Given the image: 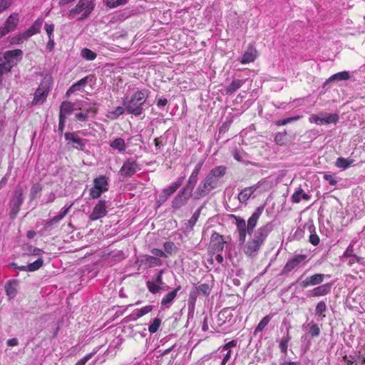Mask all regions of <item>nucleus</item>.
<instances>
[{"label": "nucleus", "instance_id": "nucleus-27", "mask_svg": "<svg viewBox=\"0 0 365 365\" xmlns=\"http://www.w3.org/2000/svg\"><path fill=\"white\" fill-rule=\"evenodd\" d=\"M68 142L66 143V147L68 150L72 148H76L79 150H83L84 149V143L82 142L81 138H66Z\"/></svg>", "mask_w": 365, "mask_h": 365}, {"label": "nucleus", "instance_id": "nucleus-29", "mask_svg": "<svg viewBox=\"0 0 365 365\" xmlns=\"http://www.w3.org/2000/svg\"><path fill=\"white\" fill-rule=\"evenodd\" d=\"M302 199L309 200L310 199V196L305 193L302 188H299L293 193L291 197V200L293 203H299L301 202Z\"/></svg>", "mask_w": 365, "mask_h": 365}, {"label": "nucleus", "instance_id": "nucleus-36", "mask_svg": "<svg viewBox=\"0 0 365 365\" xmlns=\"http://www.w3.org/2000/svg\"><path fill=\"white\" fill-rule=\"evenodd\" d=\"M110 145L113 149H116L118 151H124L125 150V144L123 138H115V140L110 143Z\"/></svg>", "mask_w": 365, "mask_h": 365}, {"label": "nucleus", "instance_id": "nucleus-12", "mask_svg": "<svg viewBox=\"0 0 365 365\" xmlns=\"http://www.w3.org/2000/svg\"><path fill=\"white\" fill-rule=\"evenodd\" d=\"M76 106L77 109L95 115L97 113L98 108L96 103H89L87 101H77L76 102Z\"/></svg>", "mask_w": 365, "mask_h": 365}, {"label": "nucleus", "instance_id": "nucleus-18", "mask_svg": "<svg viewBox=\"0 0 365 365\" xmlns=\"http://www.w3.org/2000/svg\"><path fill=\"white\" fill-rule=\"evenodd\" d=\"M19 21V14L13 13L6 19L4 27L9 33L12 32L17 28Z\"/></svg>", "mask_w": 365, "mask_h": 365}, {"label": "nucleus", "instance_id": "nucleus-58", "mask_svg": "<svg viewBox=\"0 0 365 365\" xmlns=\"http://www.w3.org/2000/svg\"><path fill=\"white\" fill-rule=\"evenodd\" d=\"M13 3V0H0V14L9 9Z\"/></svg>", "mask_w": 365, "mask_h": 365}, {"label": "nucleus", "instance_id": "nucleus-7", "mask_svg": "<svg viewBox=\"0 0 365 365\" xmlns=\"http://www.w3.org/2000/svg\"><path fill=\"white\" fill-rule=\"evenodd\" d=\"M76 106V103H73L69 101H63L62 102L60 107V113H59V130L61 131L63 130V128L64 126L66 118L72 113V112L77 109Z\"/></svg>", "mask_w": 365, "mask_h": 365}, {"label": "nucleus", "instance_id": "nucleus-63", "mask_svg": "<svg viewBox=\"0 0 365 365\" xmlns=\"http://www.w3.org/2000/svg\"><path fill=\"white\" fill-rule=\"evenodd\" d=\"M45 30L48 35V38H53V32L54 31V25L53 24H45Z\"/></svg>", "mask_w": 365, "mask_h": 365}, {"label": "nucleus", "instance_id": "nucleus-46", "mask_svg": "<svg viewBox=\"0 0 365 365\" xmlns=\"http://www.w3.org/2000/svg\"><path fill=\"white\" fill-rule=\"evenodd\" d=\"M161 319L160 318H155L153 319V322L148 327V331L150 334H154L158 331L160 325H161Z\"/></svg>", "mask_w": 365, "mask_h": 365}, {"label": "nucleus", "instance_id": "nucleus-13", "mask_svg": "<svg viewBox=\"0 0 365 365\" xmlns=\"http://www.w3.org/2000/svg\"><path fill=\"white\" fill-rule=\"evenodd\" d=\"M263 210L264 206L258 207L248 219L247 225L250 232L253 233L254 229L257 226V222L261 217Z\"/></svg>", "mask_w": 365, "mask_h": 365}, {"label": "nucleus", "instance_id": "nucleus-15", "mask_svg": "<svg viewBox=\"0 0 365 365\" xmlns=\"http://www.w3.org/2000/svg\"><path fill=\"white\" fill-rule=\"evenodd\" d=\"M138 168V164L133 161H125L120 170V173L124 177H130L134 175Z\"/></svg>", "mask_w": 365, "mask_h": 365}, {"label": "nucleus", "instance_id": "nucleus-10", "mask_svg": "<svg viewBox=\"0 0 365 365\" xmlns=\"http://www.w3.org/2000/svg\"><path fill=\"white\" fill-rule=\"evenodd\" d=\"M106 208V201L103 200H99L89 215L90 220L95 221L106 216L108 212Z\"/></svg>", "mask_w": 365, "mask_h": 365}, {"label": "nucleus", "instance_id": "nucleus-11", "mask_svg": "<svg viewBox=\"0 0 365 365\" xmlns=\"http://www.w3.org/2000/svg\"><path fill=\"white\" fill-rule=\"evenodd\" d=\"M186 190L190 191V188H185V186L182 190H180V192L175 197L172 202V206L173 208L180 209L187 203L189 197L185 195Z\"/></svg>", "mask_w": 365, "mask_h": 365}, {"label": "nucleus", "instance_id": "nucleus-33", "mask_svg": "<svg viewBox=\"0 0 365 365\" xmlns=\"http://www.w3.org/2000/svg\"><path fill=\"white\" fill-rule=\"evenodd\" d=\"M125 109V108H124L122 106H118L114 110L108 111L106 116L110 120H115L124 113Z\"/></svg>", "mask_w": 365, "mask_h": 365}, {"label": "nucleus", "instance_id": "nucleus-60", "mask_svg": "<svg viewBox=\"0 0 365 365\" xmlns=\"http://www.w3.org/2000/svg\"><path fill=\"white\" fill-rule=\"evenodd\" d=\"M150 252L152 255H153V256H155L156 257H165V258H167L168 257V255L165 254V252H164V251L160 250V249H158V248H153L150 250Z\"/></svg>", "mask_w": 365, "mask_h": 365}, {"label": "nucleus", "instance_id": "nucleus-4", "mask_svg": "<svg viewBox=\"0 0 365 365\" xmlns=\"http://www.w3.org/2000/svg\"><path fill=\"white\" fill-rule=\"evenodd\" d=\"M94 9V3L91 0H79L75 7L72 8L68 14L70 19H74L77 15L82 13L78 20H83L87 18Z\"/></svg>", "mask_w": 365, "mask_h": 365}, {"label": "nucleus", "instance_id": "nucleus-32", "mask_svg": "<svg viewBox=\"0 0 365 365\" xmlns=\"http://www.w3.org/2000/svg\"><path fill=\"white\" fill-rule=\"evenodd\" d=\"M272 319L271 315H266L264 317L259 323L257 324L256 328L255 329L254 334H257L263 331V329L266 327V326L269 323Z\"/></svg>", "mask_w": 365, "mask_h": 365}, {"label": "nucleus", "instance_id": "nucleus-41", "mask_svg": "<svg viewBox=\"0 0 365 365\" xmlns=\"http://www.w3.org/2000/svg\"><path fill=\"white\" fill-rule=\"evenodd\" d=\"M327 311V305L324 301H320L317 304L315 309V313L317 315H319L322 317V319L324 318L326 316L324 312Z\"/></svg>", "mask_w": 365, "mask_h": 365}, {"label": "nucleus", "instance_id": "nucleus-39", "mask_svg": "<svg viewBox=\"0 0 365 365\" xmlns=\"http://www.w3.org/2000/svg\"><path fill=\"white\" fill-rule=\"evenodd\" d=\"M164 252L168 255H172L175 253L178 248L173 242H165L163 244Z\"/></svg>", "mask_w": 365, "mask_h": 365}, {"label": "nucleus", "instance_id": "nucleus-51", "mask_svg": "<svg viewBox=\"0 0 365 365\" xmlns=\"http://www.w3.org/2000/svg\"><path fill=\"white\" fill-rule=\"evenodd\" d=\"M197 289L205 296H208L211 292V287L207 283L200 284Z\"/></svg>", "mask_w": 365, "mask_h": 365}, {"label": "nucleus", "instance_id": "nucleus-2", "mask_svg": "<svg viewBox=\"0 0 365 365\" xmlns=\"http://www.w3.org/2000/svg\"><path fill=\"white\" fill-rule=\"evenodd\" d=\"M148 91L143 89L135 92L128 101H124L123 105L129 114L138 116L143 112V105L148 97Z\"/></svg>", "mask_w": 365, "mask_h": 365}, {"label": "nucleus", "instance_id": "nucleus-21", "mask_svg": "<svg viewBox=\"0 0 365 365\" xmlns=\"http://www.w3.org/2000/svg\"><path fill=\"white\" fill-rule=\"evenodd\" d=\"M142 263L145 265L146 268H151L153 267H160L163 264V261L155 256L145 255L143 256Z\"/></svg>", "mask_w": 365, "mask_h": 365}, {"label": "nucleus", "instance_id": "nucleus-57", "mask_svg": "<svg viewBox=\"0 0 365 365\" xmlns=\"http://www.w3.org/2000/svg\"><path fill=\"white\" fill-rule=\"evenodd\" d=\"M73 205V203H71L68 207L62 208L60 213L58 215L55 216V217L56 218V220H58V222H60L68 214V212H69L70 209L72 207Z\"/></svg>", "mask_w": 365, "mask_h": 365}, {"label": "nucleus", "instance_id": "nucleus-38", "mask_svg": "<svg viewBox=\"0 0 365 365\" xmlns=\"http://www.w3.org/2000/svg\"><path fill=\"white\" fill-rule=\"evenodd\" d=\"M41 190L42 186L40 183H34V185H32L30 191V200H33L35 198H36V197L41 192Z\"/></svg>", "mask_w": 365, "mask_h": 365}, {"label": "nucleus", "instance_id": "nucleus-48", "mask_svg": "<svg viewBox=\"0 0 365 365\" xmlns=\"http://www.w3.org/2000/svg\"><path fill=\"white\" fill-rule=\"evenodd\" d=\"M43 261L41 258H39L37 260H36L35 262L29 264L27 265L29 272H34V271L38 270L43 266Z\"/></svg>", "mask_w": 365, "mask_h": 365}, {"label": "nucleus", "instance_id": "nucleus-34", "mask_svg": "<svg viewBox=\"0 0 365 365\" xmlns=\"http://www.w3.org/2000/svg\"><path fill=\"white\" fill-rule=\"evenodd\" d=\"M230 216L231 217H233L235 220L237 231L245 230L246 229H248L246 222L242 217L240 216H236L235 215H231Z\"/></svg>", "mask_w": 365, "mask_h": 365}, {"label": "nucleus", "instance_id": "nucleus-25", "mask_svg": "<svg viewBox=\"0 0 365 365\" xmlns=\"http://www.w3.org/2000/svg\"><path fill=\"white\" fill-rule=\"evenodd\" d=\"M93 185L97 187L103 192L108 190V178L105 175H100L93 180Z\"/></svg>", "mask_w": 365, "mask_h": 365}, {"label": "nucleus", "instance_id": "nucleus-35", "mask_svg": "<svg viewBox=\"0 0 365 365\" xmlns=\"http://www.w3.org/2000/svg\"><path fill=\"white\" fill-rule=\"evenodd\" d=\"M81 56L87 61H93L97 54L89 48H84L81 51Z\"/></svg>", "mask_w": 365, "mask_h": 365}, {"label": "nucleus", "instance_id": "nucleus-42", "mask_svg": "<svg viewBox=\"0 0 365 365\" xmlns=\"http://www.w3.org/2000/svg\"><path fill=\"white\" fill-rule=\"evenodd\" d=\"M309 334L312 337H317L320 334V328L317 324L311 322L308 324Z\"/></svg>", "mask_w": 365, "mask_h": 365}, {"label": "nucleus", "instance_id": "nucleus-56", "mask_svg": "<svg viewBox=\"0 0 365 365\" xmlns=\"http://www.w3.org/2000/svg\"><path fill=\"white\" fill-rule=\"evenodd\" d=\"M200 215V209H198L193 213L191 218L188 220V225H190V227H192L196 224V222H197V220L199 219Z\"/></svg>", "mask_w": 365, "mask_h": 365}, {"label": "nucleus", "instance_id": "nucleus-61", "mask_svg": "<svg viewBox=\"0 0 365 365\" xmlns=\"http://www.w3.org/2000/svg\"><path fill=\"white\" fill-rule=\"evenodd\" d=\"M6 292L9 297L13 298L16 296L17 291H16V288L14 287L11 283H9L6 287Z\"/></svg>", "mask_w": 365, "mask_h": 365}, {"label": "nucleus", "instance_id": "nucleus-31", "mask_svg": "<svg viewBox=\"0 0 365 365\" xmlns=\"http://www.w3.org/2000/svg\"><path fill=\"white\" fill-rule=\"evenodd\" d=\"M243 84V81L239 79H235L228 85L226 88L227 94L231 95L238 90Z\"/></svg>", "mask_w": 365, "mask_h": 365}, {"label": "nucleus", "instance_id": "nucleus-53", "mask_svg": "<svg viewBox=\"0 0 365 365\" xmlns=\"http://www.w3.org/2000/svg\"><path fill=\"white\" fill-rule=\"evenodd\" d=\"M13 66L6 63V61L4 63H0V77L4 74L10 72L11 71Z\"/></svg>", "mask_w": 365, "mask_h": 365}, {"label": "nucleus", "instance_id": "nucleus-43", "mask_svg": "<svg viewBox=\"0 0 365 365\" xmlns=\"http://www.w3.org/2000/svg\"><path fill=\"white\" fill-rule=\"evenodd\" d=\"M152 310H153V306H151V305H147L140 309H136L135 311V314L136 319L142 317L143 316L150 312Z\"/></svg>", "mask_w": 365, "mask_h": 365}, {"label": "nucleus", "instance_id": "nucleus-45", "mask_svg": "<svg viewBox=\"0 0 365 365\" xmlns=\"http://www.w3.org/2000/svg\"><path fill=\"white\" fill-rule=\"evenodd\" d=\"M26 38L23 36V33L9 37L11 45H19L24 43Z\"/></svg>", "mask_w": 365, "mask_h": 365}, {"label": "nucleus", "instance_id": "nucleus-47", "mask_svg": "<svg viewBox=\"0 0 365 365\" xmlns=\"http://www.w3.org/2000/svg\"><path fill=\"white\" fill-rule=\"evenodd\" d=\"M252 193L247 187L243 189L238 195V200L240 202H245L251 197Z\"/></svg>", "mask_w": 365, "mask_h": 365}, {"label": "nucleus", "instance_id": "nucleus-40", "mask_svg": "<svg viewBox=\"0 0 365 365\" xmlns=\"http://www.w3.org/2000/svg\"><path fill=\"white\" fill-rule=\"evenodd\" d=\"M226 173V168L225 166H217L212 169L209 173L210 175L217 178V177H222Z\"/></svg>", "mask_w": 365, "mask_h": 365}, {"label": "nucleus", "instance_id": "nucleus-23", "mask_svg": "<svg viewBox=\"0 0 365 365\" xmlns=\"http://www.w3.org/2000/svg\"><path fill=\"white\" fill-rule=\"evenodd\" d=\"M88 77L86 76V77L81 78V80L78 81L76 83H73L67 90L66 95L67 96H69L70 95H71L72 93H73L74 92H76L77 91H83L84 87L88 83Z\"/></svg>", "mask_w": 365, "mask_h": 365}, {"label": "nucleus", "instance_id": "nucleus-49", "mask_svg": "<svg viewBox=\"0 0 365 365\" xmlns=\"http://www.w3.org/2000/svg\"><path fill=\"white\" fill-rule=\"evenodd\" d=\"M237 233L240 244H245L247 235H249L250 237L252 235V232H250L248 229L237 231Z\"/></svg>", "mask_w": 365, "mask_h": 365}, {"label": "nucleus", "instance_id": "nucleus-6", "mask_svg": "<svg viewBox=\"0 0 365 365\" xmlns=\"http://www.w3.org/2000/svg\"><path fill=\"white\" fill-rule=\"evenodd\" d=\"M226 242H227L225 240L223 235L214 232L210 237L208 250L213 255L216 252H222Z\"/></svg>", "mask_w": 365, "mask_h": 365}, {"label": "nucleus", "instance_id": "nucleus-20", "mask_svg": "<svg viewBox=\"0 0 365 365\" xmlns=\"http://www.w3.org/2000/svg\"><path fill=\"white\" fill-rule=\"evenodd\" d=\"M236 346L237 341L235 340H232L220 348L221 352L226 351V353L223 355L221 365H226V364L229 361L232 354L231 348L235 347Z\"/></svg>", "mask_w": 365, "mask_h": 365}, {"label": "nucleus", "instance_id": "nucleus-30", "mask_svg": "<svg viewBox=\"0 0 365 365\" xmlns=\"http://www.w3.org/2000/svg\"><path fill=\"white\" fill-rule=\"evenodd\" d=\"M23 51L21 49H14L6 51L4 53V59L9 64L13 62V58L18 56H21Z\"/></svg>", "mask_w": 365, "mask_h": 365}, {"label": "nucleus", "instance_id": "nucleus-62", "mask_svg": "<svg viewBox=\"0 0 365 365\" xmlns=\"http://www.w3.org/2000/svg\"><path fill=\"white\" fill-rule=\"evenodd\" d=\"M355 254H354V245L353 242L350 243L348 247L346 248V251L344 253V257H354Z\"/></svg>", "mask_w": 365, "mask_h": 365}, {"label": "nucleus", "instance_id": "nucleus-59", "mask_svg": "<svg viewBox=\"0 0 365 365\" xmlns=\"http://www.w3.org/2000/svg\"><path fill=\"white\" fill-rule=\"evenodd\" d=\"M342 361L346 364V365H353L355 362H356V359H355V356L352 355H344L342 356Z\"/></svg>", "mask_w": 365, "mask_h": 365}, {"label": "nucleus", "instance_id": "nucleus-19", "mask_svg": "<svg viewBox=\"0 0 365 365\" xmlns=\"http://www.w3.org/2000/svg\"><path fill=\"white\" fill-rule=\"evenodd\" d=\"M257 57V51L252 46H249L247 51L243 54L240 62L242 64L250 63L254 62Z\"/></svg>", "mask_w": 365, "mask_h": 365}, {"label": "nucleus", "instance_id": "nucleus-9", "mask_svg": "<svg viewBox=\"0 0 365 365\" xmlns=\"http://www.w3.org/2000/svg\"><path fill=\"white\" fill-rule=\"evenodd\" d=\"M307 258V255H295L288 259L283 267V273H289L298 267L301 263L304 262Z\"/></svg>", "mask_w": 365, "mask_h": 365}, {"label": "nucleus", "instance_id": "nucleus-24", "mask_svg": "<svg viewBox=\"0 0 365 365\" xmlns=\"http://www.w3.org/2000/svg\"><path fill=\"white\" fill-rule=\"evenodd\" d=\"M184 178H179L176 182L172 183L168 187L165 188L163 190V193L165 195V198L168 197L171 195H173L182 185L183 182Z\"/></svg>", "mask_w": 365, "mask_h": 365}, {"label": "nucleus", "instance_id": "nucleus-54", "mask_svg": "<svg viewBox=\"0 0 365 365\" xmlns=\"http://www.w3.org/2000/svg\"><path fill=\"white\" fill-rule=\"evenodd\" d=\"M94 116L95 115H91V113L83 110L76 114V118L79 121H86L88 118Z\"/></svg>", "mask_w": 365, "mask_h": 365}, {"label": "nucleus", "instance_id": "nucleus-22", "mask_svg": "<svg viewBox=\"0 0 365 365\" xmlns=\"http://www.w3.org/2000/svg\"><path fill=\"white\" fill-rule=\"evenodd\" d=\"M331 292V285L324 284L314 288L309 294V297H321L328 294Z\"/></svg>", "mask_w": 365, "mask_h": 365}, {"label": "nucleus", "instance_id": "nucleus-8", "mask_svg": "<svg viewBox=\"0 0 365 365\" xmlns=\"http://www.w3.org/2000/svg\"><path fill=\"white\" fill-rule=\"evenodd\" d=\"M217 184V178H215L210 174L204 179V180L200 184L197 192L200 197H203L207 194L210 190L215 188Z\"/></svg>", "mask_w": 365, "mask_h": 365}, {"label": "nucleus", "instance_id": "nucleus-26", "mask_svg": "<svg viewBox=\"0 0 365 365\" xmlns=\"http://www.w3.org/2000/svg\"><path fill=\"white\" fill-rule=\"evenodd\" d=\"M339 120V115L336 113H321V125L336 123Z\"/></svg>", "mask_w": 365, "mask_h": 365}, {"label": "nucleus", "instance_id": "nucleus-64", "mask_svg": "<svg viewBox=\"0 0 365 365\" xmlns=\"http://www.w3.org/2000/svg\"><path fill=\"white\" fill-rule=\"evenodd\" d=\"M93 352L88 354L83 358L80 359L75 365H85L86 363L93 356Z\"/></svg>", "mask_w": 365, "mask_h": 365}, {"label": "nucleus", "instance_id": "nucleus-44", "mask_svg": "<svg viewBox=\"0 0 365 365\" xmlns=\"http://www.w3.org/2000/svg\"><path fill=\"white\" fill-rule=\"evenodd\" d=\"M176 297L175 292H170L167 294H165L162 299L160 304L161 306L167 307V305L171 303L173 299Z\"/></svg>", "mask_w": 365, "mask_h": 365}, {"label": "nucleus", "instance_id": "nucleus-14", "mask_svg": "<svg viewBox=\"0 0 365 365\" xmlns=\"http://www.w3.org/2000/svg\"><path fill=\"white\" fill-rule=\"evenodd\" d=\"M324 279V274H315L310 277H307L303 280L300 285L303 288L308 287L309 286H314L321 284Z\"/></svg>", "mask_w": 365, "mask_h": 365}, {"label": "nucleus", "instance_id": "nucleus-37", "mask_svg": "<svg viewBox=\"0 0 365 365\" xmlns=\"http://www.w3.org/2000/svg\"><path fill=\"white\" fill-rule=\"evenodd\" d=\"M353 163V160H349L346 158H344L342 157L338 158L336 161V166L340 168L346 169L349 168L351 163Z\"/></svg>", "mask_w": 365, "mask_h": 365}, {"label": "nucleus", "instance_id": "nucleus-3", "mask_svg": "<svg viewBox=\"0 0 365 365\" xmlns=\"http://www.w3.org/2000/svg\"><path fill=\"white\" fill-rule=\"evenodd\" d=\"M53 83V80L52 76L46 74L41 81L38 88L34 94L32 104L38 105L43 103L52 88Z\"/></svg>", "mask_w": 365, "mask_h": 365}, {"label": "nucleus", "instance_id": "nucleus-5", "mask_svg": "<svg viewBox=\"0 0 365 365\" xmlns=\"http://www.w3.org/2000/svg\"><path fill=\"white\" fill-rule=\"evenodd\" d=\"M24 202L23 189L18 186L14 191V195L10 200V215L14 218L20 211L21 206Z\"/></svg>", "mask_w": 365, "mask_h": 365}, {"label": "nucleus", "instance_id": "nucleus-16", "mask_svg": "<svg viewBox=\"0 0 365 365\" xmlns=\"http://www.w3.org/2000/svg\"><path fill=\"white\" fill-rule=\"evenodd\" d=\"M203 165V161L199 162L195 167L192 174L190 175L187 184L185 185V188H190V192H191L195 187V183L197 180L198 174L202 168Z\"/></svg>", "mask_w": 365, "mask_h": 365}, {"label": "nucleus", "instance_id": "nucleus-52", "mask_svg": "<svg viewBox=\"0 0 365 365\" xmlns=\"http://www.w3.org/2000/svg\"><path fill=\"white\" fill-rule=\"evenodd\" d=\"M103 192V191L98 189L97 187L94 185L89 190V195L92 199H97L100 197Z\"/></svg>", "mask_w": 365, "mask_h": 365}, {"label": "nucleus", "instance_id": "nucleus-55", "mask_svg": "<svg viewBox=\"0 0 365 365\" xmlns=\"http://www.w3.org/2000/svg\"><path fill=\"white\" fill-rule=\"evenodd\" d=\"M290 340L289 336H287L284 339H282L279 343V349L284 354H286L288 349V343Z\"/></svg>", "mask_w": 365, "mask_h": 365}, {"label": "nucleus", "instance_id": "nucleus-50", "mask_svg": "<svg viewBox=\"0 0 365 365\" xmlns=\"http://www.w3.org/2000/svg\"><path fill=\"white\" fill-rule=\"evenodd\" d=\"M146 287L149 292H151L152 294H156L159 292L160 289V287L159 284L151 281H148L146 282Z\"/></svg>", "mask_w": 365, "mask_h": 365}, {"label": "nucleus", "instance_id": "nucleus-28", "mask_svg": "<svg viewBox=\"0 0 365 365\" xmlns=\"http://www.w3.org/2000/svg\"><path fill=\"white\" fill-rule=\"evenodd\" d=\"M350 78H351V76H350L349 71H341V72L336 73L331 76L326 81V84L329 83L330 82L334 81H346V80H349Z\"/></svg>", "mask_w": 365, "mask_h": 365}, {"label": "nucleus", "instance_id": "nucleus-17", "mask_svg": "<svg viewBox=\"0 0 365 365\" xmlns=\"http://www.w3.org/2000/svg\"><path fill=\"white\" fill-rule=\"evenodd\" d=\"M42 24V19H36L29 29H27L24 32H23V36L26 38V39H28L34 35L40 33Z\"/></svg>", "mask_w": 365, "mask_h": 365}, {"label": "nucleus", "instance_id": "nucleus-1", "mask_svg": "<svg viewBox=\"0 0 365 365\" xmlns=\"http://www.w3.org/2000/svg\"><path fill=\"white\" fill-rule=\"evenodd\" d=\"M271 231L272 227L269 224L259 227L245 244V255L251 258L255 257Z\"/></svg>", "mask_w": 365, "mask_h": 365}]
</instances>
